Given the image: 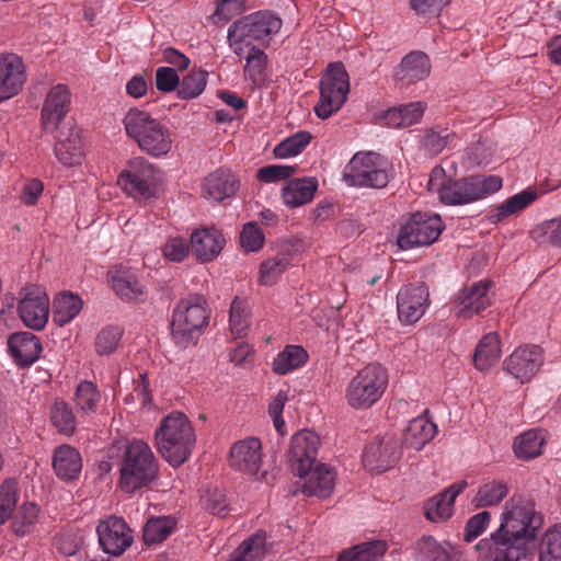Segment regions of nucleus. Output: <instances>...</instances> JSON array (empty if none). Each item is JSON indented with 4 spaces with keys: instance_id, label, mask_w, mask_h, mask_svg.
<instances>
[{
    "instance_id": "37998d69",
    "label": "nucleus",
    "mask_w": 561,
    "mask_h": 561,
    "mask_svg": "<svg viewBox=\"0 0 561 561\" xmlns=\"http://www.w3.org/2000/svg\"><path fill=\"white\" fill-rule=\"evenodd\" d=\"M416 561H451L449 548L432 536L421 538L415 547Z\"/></svg>"
},
{
    "instance_id": "f8f14e48",
    "label": "nucleus",
    "mask_w": 561,
    "mask_h": 561,
    "mask_svg": "<svg viewBox=\"0 0 561 561\" xmlns=\"http://www.w3.org/2000/svg\"><path fill=\"white\" fill-rule=\"evenodd\" d=\"M443 229L444 225L438 215L416 213L401 227L397 243L402 250L428 245L437 240Z\"/></svg>"
},
{
    "instance_id": "1a4fd4ad",
    "label": "nucleus",
    "mask_w": 561,
    "mask_h": 561,
    "mask_svg": "<svg viewBox=\"0 0 561 561\" xmlns=\"http://www.w3.org/2000/svg\"><path fill=\"white\" fill-rule=\"evenodd\" d=\"M388 386V373L379 364H369L352 377L345 389L347 404L354 410H367L377 403Z\"/></svg>"
},
{
    "instance_id": "052dcab7",
    "label": "nucleus",
    "mask_w": 561,
    "mask_h": 561,
    "mask_svg": "<svg viewBox=\"0 0 561 561\" xmlns=\"http://www.w3.org/2000/svg\"><path fill=\"white\" fill-rule=\"evenodd\" d=\"M295 172V165L270 164L259 169L256 179L262 183L272 184L289 179Z\"/></svg>"
},
{
    "instance_id": "de8ad7c7",
    "label": "nucleus",
    "mask_w": 561,
    "mask_h": 561,
    "mask_svg": "<svg viewBox=\"0 0 561 561\" xmlns=\"http://www.w3.org/2000/svg\"><path fill=\"white\" fill-rule=\"evenodd\" d=\"M208 72L205 70H191L180 81L178 96L181 100H192L199 96L207 84Z\"/></svg>"
},
{
    "instance_id": "09e8293b",
    "label": "nucleus",
    "mask_w": 561,
    "mask_h": 561,
    "mask_svg": "<svg viewBox=\"0 0 561 561\" xmlns=\"http://www.w3.org/2000/svg\"><path fill=\"white\" fill-rule=\"evenodd\" d=\"M310 141V133L298 131L276 145L273 149V154L277 159H289L296 157L305 150Z\"/></svg>"
},
{
    "instance_id": "6e6d98bb",
    "label": "nucleus",
    "mask_w": 561,
    "mask_h": 561,
    "mask_svg": "<svg viewBox=\"0 0 561 561\" xmlns=\"http://www.w3.org/2000/svg\"><path fill=\"white\" fill-rule=\"evenodd\" d=\"M50 419L55 427L66 435L73 433L76 419L70 407L64 401H56L50 409Z\"/></svg>"
},
{
    "instance_id": "20e7f679",
    "label": "nucleus",
    "mask_w": 561,
    "mask_h": 561,
    "mask_svg": "<svg viewBox=\"0 0 561 561\" xmlns=\"http://www.w3.org/2000/svg\"><path fill=\"white\" fill-rule=\"evenodd\" d=\"M123 124L127 136L149 156L161 158L171 151L173 139L170 129L148 112L130 108L125 114Z\"/></svg>"
},
{
    "instance_id": "7ed1b4c3",
    "label": "nucleus",
    "mask_w": 561,
    "mask_h": 561,
    "mask_svg": "<svg viewBox=\"0 0 561 561\" xmlns=\"http://www.w3.org/2000/svg\"><path fill=\"white\" fill-rule=\"evenodd\" d=\"M195 432L181 412H172L162 419L156 431V445L163 459L173 467L184 463L195 446Z\"/></svg>"
},
{
    "instance_id": "f3484780",
    "label": "nucleus",
    "mask_w": 561,
    "mask_h": 561,
    "mask_svg": "<svg viewBox=\"0 0 561 561\" xmlns=\"http://www.w3.org/2000/svg\"><path fill=\"white\" fill-rule=\"evenodd\" d=\"M71 92L66 84L53 85L43 103L42 125L46 131H55L69 111Z\"/></svg>"
},
{
    "instance_id": "69168bd1",
    "label": "nucleus",
    "mask_w": 561,
    "mask_h": 561,
    "mask_svg": "<svg viewBox=\"0 0 561 561\" xmlns=\"http://www.w3.org/2000/svg\"><path fill=\"white\" fill-rule=\"evenodd\" d=\"M205 507L213 514L225 516L228 512V503L225 493L218 488L207 490L203 496Z\"/></svg>"
},
{
    "instance_id": "6ab92c4d",
    "label": "nucleus",
    "mask_w": 561,
    "mask_h": 561,
    "mask_svg": "<svg viewBox=\"0 0 561 561\" xmlns=\"http://www.w3.org/2000/svg\"><path fill=\"white\" fill-rule=\"evenodd\" d=\"M26 80L25 66L15 54L0 55V102L16 95Z\"/></svg>"
},
{
    "instance_id": "cd10ccee",
    "label": "nucleus",
    "mask_w": 561,
    "mask_h": 561,
    "mask_svg": "<svg viewBox=\"0 0 561 561\" xmlns=\"http://www.w3.org/2000/svg\"><path fill=\"white\" fill-rule=\"evenodd\" d=\"M399 456L394 440H376L366 447L363 463L370 471H385L398 460Z\"/></svg>"
},
{
    "instance_id": "5fc2aeb1",
    "label": "nucleus",
    "mask_w": 561,
    "mask_h": 561,
    "mask_svg": "<svg viewBox=\"0 0 561 561\" xmlns=\"http://www.w3.org/2000/svg\"><path fill=\"white\" fill-rule=\"evenodd\" d=\"M236 551L238 556L241 554L245 560L263 561L267 552L265 533L257 531L247 538L240 543Z\"/></svg>"
},
{
    "instance_id": "f03ea898",
    "label": "nucleus",
    "mask_w": 561,
    "mask_h": 561,
    "mask_svg": "<svg viewBox=\"0 0 561 561\" xmlns=\"http://www.w3.org/2000/svg\"><path fill=\"white\" fill-rule=\"evenodd\" d=\"M499 175H476L451 180L442 167H435L428 178V191L448 206L467 205L486 198L502 187Z\"/></svg>"
},
{
    "instance_id": "0eeeda50",
    "label": "nucleus",
    "mask_w": 561,
    "mask_h": 561,
    "mask_svg": "<svg viewBox=\"0 0 561 561\" xmlns=\"http://www.w3.org/2000/svg\"><path fill=\"white\" fill-rule=\"evenodd\" d=\"M392 164L376 152H357L346 164L343 179L348 186L382 188L392 176Z\"/></svg>"
},
{
    "instance_id": "8fccbe9b",
    "label": "nucleus",
    "mask_w": 561,
    "mask_h": 561,
    "mask_svg": "<svg viewBox=\"0 0 561 561\" xmlns=\"http://www.w3.org/2000/svg\"><path fill=\"white\" fill-rule=\"evenodd\" d=\"M539 561H561V526L549 527L539 543Z\"/></svg>"
},
{
    "instance_id": "c85d7f7f",
    "label": "nucleus",
    "mask_w": 561,
    "mask_h": 561,
    "mask_svg": "<svg viewBox=\"0 0 561 561\" xmlns=\"http://www.w3.org/2000/svg\"><path fill=\"white\" fill-rule=\"evenodd\" d=\"M55 156L64 167H77L82 163L84 151L78 129L70 128L66 134H60L55 146Z\"/></svg>"
},
{
    "instance_id": "dca6fc26",
    "label": "nucleus",
    "mask_w": 561,
    "mask_h": 561,
    "mask_svg": "<svg viewBox=\"0 0 561 561\" xmlns=\"http://www.w3.org/2000/svg\"><path fill=\"white\" fill-rule=\"evenodd\" d=\"M543 363L542 351L537 345H522L505 360V369L520 382L529 381Z\"/></svg>"
},
{
    "instance_id": "4468645a",
    "label": "nucleus",
    "mask_w": 561,
    "mask_h": 561,
    "mask_svg": "<svg viewBox=\"0 0 561 561\" xmlns=\"http://www.w3.org/2000/svg\"><path fill=\"white\" fill-rule=\"evenodd\" d=\"M430 306V291L422 283L403 286L397 295V311L404 325L417 322Z\"/></svg>"
},
{
    "instance_id": "a878e982",
    "label": "nucleus",
    "mask_w": 561,
    "mask_h": 561,
    "mask_svg": "<svg viewBox=\"0 0 561 561\" xmlns=\"http://www.w3.org/2000/svg\"><path fill=\"white\" fill-rule=\"evenodd\" d=\"M302 476H305V479L301 488L306 495L327 499L332 494L336 479V472L333 468L320 463L304 471Z\"/></svg>"
},
{
    "instance_id": "5701e85b",
    "label": "nucleus",
    "mask_w": 561,
    "mask_h": 561,
    "mask_svg": "<svg viewBox=\"0 0 561 561\" xmlns=\"http://www.w3.org/2000/svg\"><path fill=\"white\" fill-rule=\"evenodd\" d=\"M9 354L20 367L34 364L43 352L41 340L30 332H16L8 340Z\"/></svg>"
},
{
    "instance_id": "864d4df0",
    "label": "nucleus",
    "mask_w": 561,
    "mask_h": 561,
    "mask_svg": "<svg viewBox=\"0 0 561 561\" xmlns=\"http://www.w3.org/2000/svg\"><path fill=\"white\" fill-rule=\"evenodd\" d=\"M230 330L236 337H242L245 335L250 322H249V305L248 301L236 297L230 307Z\"/></svg>"
},
{
    "instance_id": "bb28decb",
    "label": "nucleus",
    "mask_w": 561,
    "mask_h": 561,
    "mask_svg": "<svg viewBox=\"0 0 561 561\" xmlns=\"http://www.w3.org/2000/svg\"><path fill=\"white\" fill-rule=\"evenodd\" d=\"M431 62L428 57L419 50L405 55L394 69V80L401 85L422 81L430 76Z\"/></svg>"
},
{
    "instance_id": "c9c22d12",
    "label": "nucleus",
    "mask_w": 561,
    "mask_h": 561,
    "mask_svg": "<svg viewBox=\"0 0 561 561\" xmlns=\"http://www.w3.org/2000/svg\"><path fill=\"white\" fill-rule=\"evenodd\" d=\"M502 356L499 335L494 332L481 337L473 353L474 367L481 371L495 366Z\"/></svg>"
},
{
    "instance_id": "a19ab883",
    "label": "nucleus",
    "mask_w": 561,
    "mask_h": 561,
    "mask_svg": "<svg viewBox=\"0 0 561 561\" xmlns=\"http://www.w3.org/2000/svg\"><path fill=\"white\" fill-rule=\"evenodd\" d=\"M385 552V542L368 541L343 550L336 561H379Z\"/></svg>"
},
{
    "instance_id": "58836bf2",
    "label": "nucleus",
    "mask_w": 561,
    "mask_h": 561,
    "mask_svg": "<svg viewBox=\"0 0 561 561\" xmlns=\"http://www.w3.org/2000/svg\"><path fill=\"white\" fill-rule=\"evenodd\" d=\"M83 301L72 293L59 294L53 302V319L62 327L72 321L81 311Z\"/></svg>"
},
{
    "instance_id": "393cba45",
    "label": "nucleus",
    "mask_w": 561,
    "mask_h": 561,
    "mask_svg": "<svg viewBox=\"0 0 561 561\" xmlns=\"http://www.w3.org/2000/svg\"><path fill=\"white\" fill-rule=\"evenodd\" d=\"M239 188L237 176L228 169H217L203 180L202 194L206 199L222 202Z\"/></svg>"
},
{
    "instance_id": "2eb2a0df",
    "label": "nucleus",
    "mask_w": 561,
    "mask_h": 561,
    "mask_svg": "<svg viewBox=\"0 0 561 561\" xmlns=\"http://www.w3.org/2000/svg\"><path fill=\"white\" fill-rule=\"evenodd\" d=\"M99 543L103 551L121 556L133 543L131 530L126 522L117 516L102 519L96 527Z\"/></svg>"
},
{
    "instance_id": "338daca9",
    "label": "nucleus",
    "mask_w": 561,
    "mask_h": 561,
    "mask_svg": "<svg viewBox=\"0 0 561 561\" xmlns=\"http://www.w3.org/2000/svg\"><path fill=\"white\" fill-rule=\"evenodd\" d=\"M244 0H216L215 22H227L242 11Z\"/></svg>"
},
{
    "instance_id": "3c124183",
    "label": "nucleus",
    "mask_w": 561,
    "mask_h": 561,
    "mask_svg": "<svg viewBox=\"0 0 561 561\" xmlns=\"http://www.w3.org/2000/svg\"><path fill=\"white\" fill-rule=\"evenodd\" d=\"M19 499V483L10 478L0 484V525L5 524L13 514Z\"/></svg>"
},
{
    "instance_id": "f704fd0d",
    "label": "nucleus",
    "mask_w": 561,
    "mask_h": 561,
    "mask_svg": "<svg viewBox=\"0 0 561 561\" xmlns=\"http://www.w3.org/2000/svg\"><path fill=\"white\" fill-rule=\"evenodd\" d=\"M53 468L62 480L77 479L82 469L81 456L69 445L59 446L54 453Z\"/></svg>"
},
{
    "instance_id": "a18cd8bd",
    "label": "nucleus",
    "mask_w": 561,
    "mask_h": 561,
    "mask_svg": "<svg viewBox=\"0 0 561 561\" xmlns=\"http://www.w3.org/2000/svg\"><path fill=\"white\" fill-rule=\"evenodd\" d=\"M175 526L176 522L171 516L150 518L144 527V540L148 545L161 542L174 531Z\"/></svg>"
},
{
    "instance_id": "c756f323",
    "label": "nucleus",
    "mask_w": 561,
    "mask_h": 561,
    "mask_svg": "<svg viewBox=\"0 0 561 561\" xmlns=\"http://www.w3.org/2000/svg\"><path fill=\"white\" fill-rule=\"evenodd\" d=\"M108 282L112 288L123 300H140L145 291L136 274L127 268L114 267L108 271Z\"/></svg>"
},
{
    "instance_id": "49530a36",
    "label": "nucleus",
    "mask_w": 561,
    "mask_h": 561,
    "mask_svg": "<svg viewBox=\"0 0 561 561\" xmlns=\"http://www.w3.org/2000/svg\"><path fill=\"white\" fill-rule=\"evenodd\" d=\"M289 265L288 256L279 253L263 261L259 270V282L263 286L274 285Z\"/></svg>"
},
{
    "instance_id": "39448f33",
    "label": "nucleus",
    "mask_w": 561,
    "mask_h": 561,
    "mask_svg": "<svg viewBox=\"0 0 561 561\" xmlns=\"http://www.w3.org/2000/svg\"><path fill=\"white\" fill-rule=\"evenodd\" d=\"M158 474V462L144 440L130 442L121 460L118 486L133 493L150 484Z\"/></svg>"
},
{
    "instance_id": "bf43d9fd",
    "label": "nucleus",
    "mask_w": 561,
    "mask_h": 561,
    "mask_svg": "<svg viewBox=\"0 0 561 561\" xmlns=\"http://www.w3.org/2000/svg\"><path fill=\"white\" fill-rule=\"evenodd\" d=\"M161 253L165 260L180 263L187 257L190 244L183 237L171 236L161 245Z\"/></svg>"
},
{
    "instance_id": "4d7b16f0",
    "label": "nucleus",
    "mask_w": 561,
    "mask_h": 561,
    "mask_svg": "<svg viewBox=\"0 0 561 561\" xmlns=\"http://www.w3.org/2000/svg\"><path fill=\"white\" fill-rule=\"evenodd\" d=\"M533 236L538 242L561 247V216L538 225Z\"/></svg>"
},
{
    "instance_id": "6e6552de",
    "label": "nucleus",
    "mask_w": 561,
    "mask_h": 561,
    "mask_svg": "<svg viewBox=\"0 0 561 561\" xmlns=\"http://www.w3.org/2000/svg\"><path fill=\"white\" fill-rule=\"evenodd\" d=\"M282 20L267 11L249 14L228 28V43L234 54L241 55L243 45L268 43L282 28Z\"/></svg>"
},
{
    "instance_id": "aec40b11",
    "label": "nucleus",
    "mask_w": 561,
    "mask_h": 561,
    "mask_svg": "<svg viewBox=\"0 0 561 561\" xmlns=\"http://www.w3.org/2000/svg\"><path fill=\"white\" fill-rule=\"evenodd\" d=\"M489 280H479L462 288L456 299V312L459 317L471 318L485 310L491 305Z\"/></svg>"
},
{
    "instance_id": "603ef678",
    "label": "nucleus",
    "mask_w": 561,
    "mask_h": 561,
    "mask_svg": "<svg viewBox=\"0 0 561 561\" xmlns=\"http://www.w3.org/2000/svg\"><path fill=\"white\" fill-rule=\"evenodd\" d=\"M38 518V507L34 503L22 504L12 519V530L18 536L30 534Z\"/></svg>"
},
{
    "instance_id": "a211bd4d",
    "label": "nucleus",
    "mask_w": 561,
    "mask_h": 561,
    "mask_svg": "<svg viewBox=\"0 0 561 561\" xmlns=\"http://www.w3.org/2000/svg\"><path fill=\"white\" fill-rule=\"evenodd\" d=\"M262 461V445L259 438L248 437L236 442L229 453V466L248 476L259 473Z\"/></svg>"
},
{
    "instance_id": "ea45409f",
    "label": "nucleus",
    "mask_w": 561,
    "mask_h": 561,
    "mask_svg": "<svg viewBox=\"0 0 561 561\" xmlns=\"http://www.w3.org/2000/svg\"><path fill=\"white\" fill-rule=\"evenodd\" d=\"M308 360L307 351L299 345H287L273 360V371L277 375H287Z\"/></svg>"
},
{
    "instance_id": "e433bc0d",
    "label": "nucleus",
    "mask_w": 561,
    "mask_h": 561,
    "mask_svg": "<svg viewBox=\"0 0 561 561\" xmlns=\"http://www.w3.org/2000/svg\"><path fill=\"white\" fill-rule=\"evenodd\" d=\"M508 494V486L502 480L486 479L480 484L472 504L477 508L492 507L499 505Z\"/></svg>"
},
{
    "instance_id": "9d476101",
    "label": "nucleus",
    "mask_w": 561,
    "mask_h": 561,
    "mask_svg": "<svg viewBox=\"0 0 561 561\" xmlns=\"http://www.w3.org/2000/svg\"><path fill=\"white\" fill-rule=\"evenodd\" d=\"M159 170L141 157L128 161L117 178L118 186L137 201L156 197L159 192Z\"/></svg>"
},
{
    "instance_id": "423d86ee",
    "label": "nucleus",
    "mask_w": 561,
    "mask_h": 561,
    "mask_svg": "<svg viewBox=\"0 0 561 561\" xmlns=\"http://www.w3.org/2000/svg\"><path fill=\"white\" fill-rule=\"evenodd\" d=\"M209 310L199 295L181 299L172 314L171 335L174 343L186 348L195 345L208 324Z\"/></svg>"
},
{
    "instance_id": "774afa93",
    "label": "nucleus",
    "mask_w": 561,
    "mask_h": 561,
    "mask_svg": "<svg viewBox=\"0 0 561 561\" xmlns=\"http://www.w3.org/2000/svg\"><path fill=\"white\" fill-rule=\"evenodd\" d=\"M180 84L178 71L170 67H160L156 71V87L159 91L171 92Z\"/></svg>"
},
{
    "instance_id": "c03bdc74",
    "label": "nucleus",
    "mask_w": 561,
    "mask_h": 561,
    "mask_svg": "<svg viewBox=\"0 0 561 561\" xmlns=\"http://www.w3.org/2000/svg\"><path fill=\"white\" fill-rule=\"evenodd\" d=\"M101 393L92 381H81L76 389L75 402L78 410L85 414H94L101 401Z\"/></svg>"
},
{
    "instance_id": "7c9ffc66",
    "label": "nucleus",
    "mask_w": 561,
    "mask_h": 561,
    "mask_svg": "<svg viewBox=\"0 0 561 561\" xmlns=\"http://www.w3.org/2000/svg\"><path fill=\"white\" fill-rule=\"evenodd\" d=\"M318 190V181L313 176L293 179L282 188V198L288 207H299L312 201Z\"/></svg>"
},
{
    "instance_id": "4c0bfd02",
    "label": "nucleus",
    "mask_w": 561,
    "mask_h": 561,
    "mask_svg": "<svg viewBox=\"0 0 561 561\" xmlns=\"http://www.w3.org/2000/svg\"><path fill=\"white\" fill-rule=\"evenodd\" d=\"M546 444V432L533 428L518 435L514 440V453L520 459H531L541 455Z\"/></svg>"
},
{
    "instance_id": "e2e57ef3",
    "label": "nucleus",
    "mask_w": 561,
    "mask_h": 561,
    "mask_svg": "<svg viewBox=\"0 0 561 561\" xmlns=\"http://www.w3.org/2000/svg\"><path fill=\"white\" fill-rule=\"evenodd\" d=\"M240 244L247 252H256L264 244L262 230L253 222L243 226L240 234Z\"/></svg>"
},
{
    "instance_id": "79ce46f5",
    "label": "nucleus",
    "mask_w": 561,
    "mask_h": 561,
    "mask_svg": "<svg viewBox=\"0 0 561 561\" xmlns=\"http://www.w3.org/2000/svg\"><path fill=\"white\" fill-rule=\"evenodd\" d=\"M267 61V55L262 49L252 46L245 56L244 77L254 85H262L265 81Z\"/></svg>"
},
{
    "instance_id": "2f4dec72",
    "label": "nucleus",
    "mask_w": 561,
    "mask_h": 561,
    "mask_svg": "<svg viewBox=\"0 0 561 561\" xmlns=\"http://www.w3.org/2000/svg\"><path fill=\"white\" fill-rule=\"evenodd\" d=\"M537 197L538 193L536 190L526 188L491 209L488 219L491 224H497L526 209Z\"/></svg>"
},
{
    "instance_id": "4be33fe9",
    "label": "nucleus",
    "mask_w": 561,
    "mask_h": 561,
    "mask_svg": "<svg viewBox=\"0 0 561 561\" xmlns=\"http://www.w3.org/2000/svg\"><path fill=\"white\" fill-rule=\"evenodd\" d=\"M467 485L465 480L457 481L428 499L424 503L425 517L432 523H443L449 519L454 513L457 496L465 491Z\"/></svg>"
},
{
    "instance_id": "680f3d73",
    "label": "nucleus",
    "mask_w": 561,
    "mask_h": 561,
    "mask_svg": "<svg viewBox=\"0 0 561 561\" xmlns=\"http://www.w3.org/2000/svg\"><path fill=\"white\" fill-rule=\"evenodd\" d=\"M491 513L482 511L471 516L465 527L463 538L467 542L476 540L490 526Z\"/></svg>"
},
{
    "instance_id": "72a5a7b5",
    "label": "nucleus",
    "mask_w": 561,
    "mask_h": 561,
    "mask_svg": "<svg viewBox=\"0 0 561 561\" xmlns=\"http://www.w3.org/2000/svg\"><path fill=\"white\" fill-rule=\"evenodd\" d=\"M426 104L416 101L387 110L382 116L386 125L394 128L409 127L420 123L424 115Z\"/></svg>"
},
{
    "instance_id": "0e129e2a",
    "label": "nucleus",
    "mask_w": 561,
    "mask_h": 561,
    "mask_svg": "<svg viewBox=\"0 0 561 561\" xmlns=\"http://www.w3.org/2000/svg\"><path fill=\"white\" fill-rule=\"evenodd\" d=\"M288 400L286 391L279 390L272 399L268 404V414L273 420L276 431L284 435L285 433V421L282 417L284 407Z\"/></svg>"
},
{
    "instance_id": "412c9836",
    "label": "nucleus",
    "mask_w": 561,
    "mask_h": 561,
    "mask_svg": "<svg viewBox=\"0 0 561 561\" xmlns=\"http://www.w3.org/2000/svg\"><path fill=\"white\" fill-rule=\"evenodd\" d=\"M191 249L197 261L202 263L214 261L222 251L226 238L215 227H201L192 231Z\"/></svg>"
},
{
    "instance_id": "13d9d810",
    "label": "nucleus",
    "mask_w": 561,
    "mask_h": 561,
    "mask_svg": "<svg viewBox=\"0 0 561 561\" xmlns=\"http://www.w3.org/2000/svg\"><path fill=\"white\" fill-rule=\"evenodd\" d=\"M123 330L119 327L108 325L103 328L95 337V351L99 355L113 353L122 339Z\"/></svg>"
},
{
    "instance_id": "473e14b6",
    "label": "nucleus",
    "mask_w": 561,
    "mask_h": 561,
    "mask_svg": "<svg viewBox=\"0 0 561 561\" xmlns=\"http://www.w3.org/2000/svg\"><path fill=\"white\" fill-rule=\"evenodd\" d=\"M437 431L436 425L428 419L419 416L410 421L402 439V446L414 451L421 450Z\"/></svg>"
},
{
    "instance_id": "9b49d317",
    "label": "nucleus",
    "mask_w": 561,
    "mask_h": 561,
    "mask_svg": "<svg viewBox=\"0 0 561 561\" xmlns=\"http://www.w3.org/2000/svg\"><path fill=\"white\" fill-rule=\"evenodd\" d=\"M350 92V77L342 62L328 66L320 81V99L314 106L321 119L330 117L346 102Z\"/></svg>"
},
{
    "instance_id": "f257e3e1",
    "label": "nucleus",
    "mask_w": 561,
    "mask_h": 561,
    "mask_svg": "<svg viewBox=\"0 0 561 561\" xmlns=\"http://www.w3.org/2000/svg\"><path fill=\"white\" fill-rule=\"evenodd\" d=\"M541 516L535 503L513 495L503 506L500 524L474 546L478 561H524L534 554Z\"/></svg>"
},
{
    "instance_id": "b1692460",
    "label": "nucleus",
    "mask_w": 561,
    "mask_h": 561,
    "mask_svg": "<svg viewBox=\"0 0 561 561\" xmlns=\"http://www.w3.org/2000/svg\"><path fill=\"white\" fill-rule=\"evenodd\" d=\"M320 447V437L312 431L305 430L291 437L290 456L297 463L299 476L313 465Z\"/></svg>"
},
{
    "instance_id": "ddd939ff",
    "label": "nucleus",
    "mask_w": 561,
    "mask_h": 561,
    "mask_svg": "<svg viewBox=\"0 0 561 561\" xmlns=\"http://www.w3.org/2000/svg\"><path fill=\"white\" fill-rule=\"evenodd\" d=\"M18 305L20 319L32 330L45 328L49 318V298L37 285H27L21 290Z\"/></svg>"
}]
</instances>
